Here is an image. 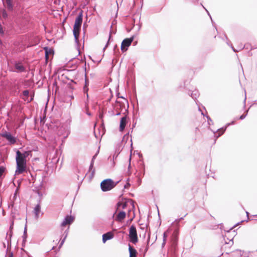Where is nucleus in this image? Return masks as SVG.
Here are the masks:
<instances>
[{"mask_svg":"<svg viewBox=\"0 0 257 257\" xmlns=\"http://www.w3.org/2000/svg\"><path fill=\"white\" fill-rule=\"evenodd\" d=\"M29 156H32V152L31 151H25L23 153H22L19 151H17L16 157L17 164V168L15 171L16 175L22 174L26 171V159Z\"/></svg>","mask_w":257,"mask_h":257,"instance_id":"nucleus-1","label":"nucleus"},{"mask_svg":"<svg viewBox=\"0 0 257 257\" xmlns=\"http://www.w3.org/2000/svg\"><path fill=\"white\" fill-rule=\"evenodd\" d=\"M117 183H115L113 180L110 179H107L103 180L100 186L103 191H108L113 188L116 185Z\"/></svg>","mask_w":257,"mask_h":257,"instance_id":"nucleus-2","label":"nucleus"},{"mask_svg":"<svg viewBox=\"0 0 257 257\" xmlns=\"http://www.w3.org/2000/svg\"><path fill=\"white\" fill-rule=\"evenodd\" d=\"M82 23V17H77L76 19L73 30V35L74 36L75 39L76 41L78 40Z\"/></svg>","mask_w":257,"mask_h":257,"instance_id":"nucleus-3","label":"nucleus"},{"mask_svg":"<svg viewBox=\"0 0 257 257\" xmlns=\"http://www.w3.org/2000/svg\"><path fill=\"white\" fill-rule=\"evenodd\" d=\"M130 241L134 244H136L138 241V237L136 227L132 225L129 229Z\"/></svg>","mask_w":257,"mask_h":257,"instance_id":"nucleus-4","label":"nucleus"},{"mask_svg":"<svg viewBox=\"0 0 257 257\" xmlns=\"http://www.w3.org/2000/svg\"><path fill=\"white\" fill-rule=\"evenodd\" d=\"M134 39L133 38H126L123 40L121 45V50L124 52L127 50V48L131 45Z\"/></svg>","mask_w":257,"mask_h":257,"instance_id":"nucleus-5","label":"nucleus"},{"mask_svg":"<svg viewBox=\"0 0 257 257\" xmlns=\"http://www.w3.org/2000/svg\"><path fill=\"white\" fill-rule=\"evenodd\" d=\"M74 220V218L72 216L67 215L63 221L62 222L61 224V226L63 228H64L66 225H70L72 223Z\"/></svg>","mask_w":257,"mask_h":257,"instance_id":"nucleus-6","label":"nucleus"},{"mask_svg":"<svg viewBox=\"0 0 257 257\" xmlns=\"http://www.w3.org/2000/svg\"><path fill=\"white\" fill-rule=\"evenodd\" d=\"M127 123L126 116H124L121 118L119 125V131L123 132Z\"/></svg>","mask_w":257,"mask_h":257,"instance_id":"nucleus-7","label":"nucleus"},{"mask_svg":"<svg viewBox=\"0 0 257 257\" xmlns=\"http://www.w3.org/2000/svg\"><path fill=\"white\" fill-rule=\"evenodd\" d=\"M2 137L6 138L11 144H14L16 142V139L10 133H5L2 135Z\"/></svg>","mask_w":257,"mask_h":257,"instance_id":"nucleus-8","label":"nucleus"},{"mask_svg":"<svg viewBox=\"0 0 257 257\" xmlns=\"http://www.w3.org/2000/svg\"><path fill=\"white\" fill-rule=\"evenodd\" d=\"M44 49L45 52V59L46 62H47L49 58V56L53 55L54 51L53 49L48 47H45Z\"/></svg>","mask_w":257,"mask_h":257,"instance_id":"nucleus-9","label":"nucleus"},{"mask_svg":"<svg viewBox=\"0 0 257 257\" xmlns=\"http://www.w3.org/2000/svg\"><path fill=\"white\" fill-rule=\"evenodd\" d=\"M3 4L9 11H12L13 5L12 0H3Z\"/></svg>","mask_w":257,"mask_h":257,"instance_id":"nucleus-10","label":"nucleus"},{"mask_svg":"<svg viewBox=\"0 0 257 257\" xmlns=\"http://www.w3.org/2000/svg\"><path fill=\"white\" fill-rule=\"evenodd\" d=\"M113 234L111 232H108L102 235V240L105 242L106 240L112 238Z\"/></svg>","mask_w":257,"mask_h":257,"instance_id":"nucleus-11","label":"nucleus"},{"mask_svg":"<svg viewBox=\"0 0 257 257\" xmlns=\"http://www.w3.org/2000/svg\"><path fill=\"white\" fill-rule=\"evenodd\" d=\"M128 250L130 253V257H137V251L135 248L128 244Z\"/></svg>","mask_w":257,"mask_h":257,"instance_id":"nucleus-12","label":"nucleus"},{"mask_svg":"<svg viewBox=\"0 0 257 257\" xmlns=\"http://www.w3.org/2000/svg\"><path fill=\"white\" fill-rule=\"evenodd\" d=\"M125 215L126 214L124 211H120L117 215L115 220L117 221L121 222L124 219Z\"/></svg>","mask_w":257,"mask_h":257,"instance_id":"nucleus-13","label":"nucleus"},{"mask_svg":"<svg viewBox=\"0 0 257 257\" xmlns=\"http://www.w3.org/2000/svg\"><path fill=\"white\" fill-rule=\"evenodd\" d=\"M15 68L18 72H22L25 70V68L21 63H17L15 64Z\"/></svg>","mask_w":257,"mask_h":257,"instance_id":"nucleus-14","label":"nucleus"},{"mask_svg":"<svg viewBox=\"0 0 257 257\" xmlns=\"http://www.w3.org/2000/svg\"><path fill=\"white\" fill-rule=\"evenodd\" d=\"M29 91L27 90H24L23 92V98L24 99L25 101H27L28 102L31 101L33 99V98H31L30 100H28V97L29 95Z\"/></svg>","mask_w":257,"mask_h":257,"instance_id":"nucleus-15","label":"nucleus"},{"mask_svg":"<svg viewBox=\"0 0 257 257\" xmlns=\"http://www.w3.org/2000/svg\"><path fill=\"white\" fill-rule=\"evenodd\" d=\"M41 207L39 204H37L34 208V211L37 217H38L39 214L40 212Z\"/></svg>","mask_w":257,"mask_h":257,"instance_id":"nucleus-16","label":"nucleus"},{"mask_svg":"<svg viewBox=\"0 0 257 257\" xmlns=\"http://www.w3.org/2000/svg\"><path fill=\"white\" fill-rule=\"evenodd\" d=\"M117 205V209H119L120 207H121L122 209H124L126 207L127 204L126 202H118Z\"/></svg>","mask_w":257,"mask_h":257,"instance_id":"nucleus-17","label":"nucleus"},{"mask_svg":"<svg viewBox=\"0 0 257 257\" xmlns=\"http://www.w3.org/2000/svg\"><path fill=\"white\" fill-rule=\"evenodd\" d=\"M5 168L4 167H0V177L3 175L5 172Z\"/></svg>","mask_w":257,"mask_h":257,"instance_id":"nucleus-18","label":"nucleus"},{"mask_svg":"<svg viewBox=\"0 0 257 257\" xmlns=\"http://www.w3.org/2000/svg\"><path fill=\"white\" fill-rule=\"evenodd\" d=\"M121 103H120V102H117L115 105L116 109H118V107H119V108H120L121 107Z\"/></svg>","mask_w":257,"mask_h":257,"instance_id":"nucleus-19","label":"nucleus"},{"mask_svg":"<svg viewBox=\"0 0 257 257\" xmlns=\"http://www.w3.org/2000/svg\"><path fill=\"white\" fill-rule=\"evenodd\" d=\"M4 30H3V27H2V26L1 25V24H0V34H4Z\"/></svg>","mask_w":257,"mask_h":257,"instance_id":"nucleus-20","label":"nucleus"},{"mask_svg":"<svg viewBox=\"0 0 257 257\" xmlns=\"http://www.w3.org/2000/svg\"><path fill=\"white\" fill-rule=\"evenodd\" d=\"M245 116H246V114H242V115H241L240 116L239 119H243V118H245Z\"/></svg>","mask_w":257,"mask_h":257,"instance_id":"nucleus-21","label":"nucleus"},{"mask_svg":"<svg viewBox=\"0 0 257 257\" xmlns=\"http://www.w3.org/2000/svg\"><path fill=\"white\" fill-rule=\"evenodd\" d=\"M252 253L254 255L255 257H257V250H254V251H252Z\"/></svg>","mask_w":257,"mask_h":257,"instance_id":"nucleus-22","label":"nucleus"},{"mask_svg":"<svg viewBox=\"0 0 257 257\" xmlns=\"http://www.w3.org/2000/svg\"><path fill=\"white\" fill-rule=\"evenodd\" d=\"M129 186H130V184L129 183H127V184L124 186V188H127Z\"/></svg>","mask_w":257,"mask_h":257,"instance_id":"nucleus-23","label":"nucleus"},{"mask_svg":"<svg viewBox=\"0 0 257 257\" xmlns=\"http://www.w3.org/2000/svg\"><path fill=\"white\" fill-rule=\"evenodd\" d=\"M166 238V233H164V243H163V244L165 243Z\"/></svg>","mask_w":257,"mask_h":257,"instance_id":"nucleus-24","label":"nucleus"},{"mask_svg":"<svg viewBox=\"0 0 257 257\" xmlns=\"http://www.w3.org/2000/svg\"><path fill=\"white\" fill-rule=\"evenodd\" d=\"M82 16V11H81V12H80L78 14V16Z\"/></svg>","mask_w":257,"mask_h":257,"instance_id":"nucleus-25","label":"nucleus"},{"mask_svg":"<svg viewBox=\"0 0 257 257\" xmlns=\"http://www.w3.org/2000/svg\"><path fill=\"white\" fill-rule=\"evenodd\" d=\"M120 114V112H118L117 113H116V115H119Z\"/></svg>","mask_w":257,"mask_h":257,"instance_id":"nucleus-26","label":"nucleus"},{"mask_svg":"<svg viewBox=\"0 0 257 257\" xmlns=\"http://www.w3.org/2000/svg\"><path fill=\"white\" fill-rule=\"evenodd\" d=\"M2 44V41L0 39V45Z\"/></svg>","mask_w":257,"mask_h":257,"instance_id":"nucleus-27","label":"nucleus"},{"mask_svg":"<svg viewBox=\"0 0 257 257\" xmlns=\"http://www.w3.org/2000/svg\"><path fill=\"white\" fill-rule=\"evenodd\" d=\"M9 257H13V255L11 254Z\"/></svg>","mask_w":257,"mask_h":257,"instance_id":"nucleus-28","label":"nucleus"},{"mask_svg":"<svg viewBox=\"0 0 257 257\" xmlns=\"http://www.w3.org/2000/svg\"><path fill=\"white\" fill-rule=\"evenodd\" d=\"M207 13H208V15H209V16H210L209 15V13L208 12H207Z\"/></svg>","mask_w":257,"mask_h":257,"instance_id":"nucleus-29","label":"nucleus"},{"mask_svg":"<svg viewBox=\"0 0 257 257\" xmlns=\"http://www.w3.org/2000/svg\"><path fill=\"white\" fill-rule=\"evenodd\" d=\"M250 257H252V255L250 254Z\"/></svg>","mask_w":257,"mask_h":257,"instance_id":"nucleus-30","label":"nucleus"}]
</instances>
